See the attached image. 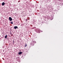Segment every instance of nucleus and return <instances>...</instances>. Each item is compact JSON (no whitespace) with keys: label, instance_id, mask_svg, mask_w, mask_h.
I'll use <instances>...</instances> for the list:
<instances>
[{"label":"nucleus","instance_id":"6e6552de","mask_svg":"<svg viewBox=\"0 0 63 63\" xmlns=\"http://www.w3.org/2000/svg\"><path fill=\"white\" fill-rule=\"evenodd\" d=\"M10 23H11V24H13V23L12 22H10Z\"/></svg>","mask_w":63,"mask_h":63},{"label":"nucleus","instance_id":"f03ea898","mask_svg":"<svg viewBox=\"0 0 63 63\" xmlns=\"http://www.w3.org/2000/svg\"><path fill=\"white\" fill-rule=\"evenodd\" d=\"M5 4V3L4 2H3L2 3V6H3Z\"/></svg>","mask_w":63,"mask_h":63},{"label":"nucleus","instance_id":"1a4fd4ad","mask_svg":"<svg viewBox=\"0 0 63 63\" xmlns=\"http://www.w3.org/2000/svg\"><path fill=\"white\" fill-rule=\"evenodd\" d=\"M27 19H26V21H27Z\"/></svg>","mask_w":63,"mask_h":63},{"label":"nucleus","instance_id":"423d86ee","mask_svg":"<svg viewBox=\"0 0 63 63\" xmlns=\"http://www.w3.org/2000/svg\"><path fill=\"white\" fill-rule=\"evenodd\" d=\"M7 37V35H6L5 36V38H6Z\"/></svg>","mask_w":63,"mask_h":63},{"label":"nucleus","instance_id":"20e7f679","mask_svg":"<svg viewBox=\"0 0 63 63\" xmlns=\"http://www.w3.org/2000/svg\"><path fill=\"white\" fill-rule=\"evenodd\" d=\"M37 31H38V32H40V30L39 29H37Z\"/></svg>","mask_w":63,"mask_h":63},{"label":"nucleus","instance_id":"7ed1b4c3","mask_svg":"<svg viewBox=\"0 0 63 63\" xmlns=\"http://www.w3.org/2000/svg\"><path fill=\"white\" fill-rule=\"evenodd\" d=\"M22 52H20L18 53V54H19V55H20L22 54Z\"/></svg>","mask_w":63,"mask_h":63},{"label":"nucleus","instance_id":"39448f33","mask_svg":"<svg viewBox=\"0 0 63 63\" xmlns=\"http://www.w3.org/2000/svg\"><path fill=\"white\" fill-rule=\"evenodd\" d=\"M18 28V27L17 26H15L14 27V29H16L17 28Z\"/></svg>","mask_w":63,"mask_h":63},{"label":"nucleus","instance_id":"f257e3e1","mask_svg":"<svg viewBox=\"0 0 63 63\" xmlns=\"http://www.w3.org/2000/svg\"><path fill=\"white\" fill-rule=\"evenodd\" d=\"M9 20H10V21H12V19L11 17H9Z\"/></svg>","mask_w":63,"mask_h":63},{"label":"nucleus","instance_id":"0eeeda50","mask_svg":"<svg viewBox=\"0 0 63 63\" xmlns=\"http://www.w3.org/2000/svg\"><path fill=\"white\" fill-rule=\"evenodd\" d=\"M27 46V45L26 44V45H25V47H26Z\"/></svg>","mask_w":63,"mask_h":63}]
</instances>
